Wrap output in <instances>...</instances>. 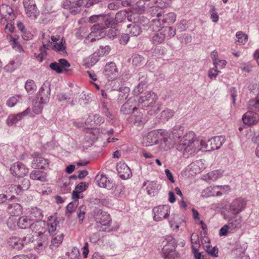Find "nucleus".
I'll return each mask as SVG.
<instances>
[{"instance_id": "nucleus-1", "label": "nucleus", "mask_w": 259, "mask_h": 259, "mask_svg": "<svg viewBox=\"0 0 259 259\" xmlns=\"http://www.w3.org/2000/svg\"><path fill=\"white\" fill-rule=\"evenodd\" d=\"M201 140L197 139L193 132H189L182 137L177 145V149L188 157L200 151Z\"/></svg>"}, {"instance_id": "nucleus-2", "label": "nucleus", "mask_w": 259, "mask_h": 259, "mask_svg": "<svg viewBox=\"0 0 259 259\" xmlns=\"http://www.w3.org/2000/svg\"><path fill=\"white\" fill-rule=\"evenodd\" d=\"M158 97L153 92H147L138 99V103L142 108H150L148 113L156 114L161 109V104L157 102Z\"/></svg>"}, {"instance_id": "nucleus-3", "label": "nucleus", "mask_w": 259, "mask_h": 259, "mask_svg": "<svg viewBox=\"0 0 259 259\" xmlns=\"http://www.w3.org/2000/svg\"><path fill=\"white\" fill-rule=\"evenodd\" d=\"M148 138H151L152 141L151 145L157 144L161 142V148L164 151H167L173 146L172 139L167 136V132L165 130H158L150 132Z\"/></svg>"}, {"instance_id": "nucleus-4", "label": "nucleus", "mask_w": 259, "mask_h": 259, "mask_svg": "<svg viewBox=\"0 0 259 259\" xmlns=\"http://www.w3.org/2000/svg\"><path fill=\"white\" fill-rule=\"evenodd\" d=\"M102 22L104 23H98L92 28V32L88 36L91 39V41L99 39L103 37L104 30L110 26L112 20L109 17L104 15V18L101 19V22Z\"/></svg>"}, {"instance_id": "nucleus-5", "label": "nucleus", "mask_w": 259, "mask_h": 259, "mask_svg": "<svg viewBox=\"0 0 259 259\" xmlns=\"http://www.w3.org/2000/svg\"><path fill=\"white\" fill-rule=\"evenodd\" d=\"M165 244L162 248L164 258L177 259L180 257V254L175 251L178 242L172 236H167L165 239Z\"/></svg>"}, {"instance_id": "nucleus-6", "label": "nucleus", "mask_w": 259, "mask_h": 259, "mask_svg": "<svg viewBox=\"0 0 259 259\" xmlns=\"http://www.w3.org/2000/svg\"><path fill=\"white\" fill-rule=\"evenodd\" d=\"M225 141L224 136H217L211 138L207 141L201 140V148L202 151H211L220 148Z\"/></svg>"}, {"instance_id": "nucleus-7", "label": "nucleus", "mask_w": 259, "mask_h": 259, "mask_svg": "<svg viewBox=\"0 0 259 259\" xmlns=\"http://www.w3.org/2000/svg\"><path fill=\"white\" fill-rule=\"evenodd\" d=\"M96 215L95 217V220L97 223L98 229L100 231H105L102 226H109L111 222V219L109 214L107 212L102 210L101 209H97L95 212Z\"/></svg>"}, {"instance_id": "nucleus-8", "label": "nucleus", "mask_w": 259, "mask_h": 259, "mask_svg": "<svg viewBox=\"0 0 259 259\" xmlns=\"http://www.w3.org/2000/svg\"><path fill=\"white\" fill-rule=\"evenodd\" d=\"M246 205V201L241 198L234 199L229 205L225 213L237 215L242 212Z\"/></svg>"}, {"instance_id": "nucleus-9", "label": "nucleus", "mask_w": 259, "mask_h": 259, "mask_svg": "<svg viewBox=\"0 0 259 259\" xmlns=\"http://www.w3.org/2000/svg\"><path fill=\"white\" fill-rule=\"evenodd\" d=\"M170 211V207L168 205H159L153 209L154 214L153 220L156 222L161 221L167 218Z\"/></svg>"}, {"instance_id": "nucleus-10", "label": "nucleus", "mask_w": 259, "mask_h": 259, "mask_svg": "<svg viewBox=\"0 0 259 259\" xmlns=\"http://www.w3.org/2000/svg\"><path fill=\"white\" fill-rule=\"evenodd\" d=\"M103 73L108 80H113L116 79L118 76L119 71L115 63L110 62L105 65Z\"/></svg>"}, {"instance_id": "nucleus-11", "label": "nucleus", "mask_w": 259, "mask_h": 259, "mask_svg": "<svg viewBox=\"0 0 259 259\" xmlns=\"http://www.w3.org/2000/svg\"><path fill=\"white\" fill-rule=\"evenodd\" d=\"M23 6L27 16L35 19L39 14V11L36 7L34 0H23Z\"/></svg>"}, {"instance_id": "nucleus-12", "label": "nucleus", "mask_w": 259, "mask_h": 259, "mask_svg": "<svg viewBox=\"0 0 259 259\" xmlns=\"http://www.w3.org/2000/svg\"><path fill=\"white\" fill-rule=\"evenodd\" d=\"M51 89L48 82H45L40 88L37 95V100L47 104L50 99Z\"/></svg>"}, {"instance_id": "nucleus-13", "label": "nucleus", "mask_w": 259, "mask_h": 259, "mask_svg": "<svg viewBox=\"0 0 259 259\" xmlns=\"http://www.w3.org/2000/svg\"><path fill=\"white\" fill-rule=\"evenodd\" d=\"M249 111L246 112L242 116L243 123L248 125H251L256 124L259 121V115L255 111L258 109H250Z\"/></svg>"}, {"instance_id": "nucleus-14", "label": "nucleus", "mask_w": 259, "mask_h": 259, "mask_svg": "<svg viewBox=\"0 0 259 259\" xmlns=\"http://www.w3.org/2000/svg\"><path fill=\"white\" fill-rule=\"evenodd\" d=\"M0 14L2 16L1 19L2 23L7 20L12 21L16 18L13 10L7 5L3 4L0 7Z\"/></svg>"}, {"instance_id": "nucleus-15", "label": "nucleus", "mask_w": 259, "mask_h": 259, "mask_svg": "<svg viewBox=\"0 0 259 259\" xmlns=\"http://www.w3.org/2000/svg\"><path fill=\"white\" fill-rule=\"evenodd\" d=\"M10 170L13 175L21 177L26 176L29 169L24 164L17 162L11 166Z\"/></svg>"}, {"instance_id": "nucleus-16", "label": "nucleus", "mask_w": 259, "mask_h": 259, "mask_svg": "<svg viewBox=\"0 0 259 259\" xmlns=\"http://www.w3.org/2000/svg\"><path fill=\"white\" fill-rule=\"evenodd\" d=\"M95 181L99 187L108 190L112 189L114 186L113 182L108 180L103 174H98L95 178Z\"/></svg>"}, {"instance_id": "nucleus-17", "label": "nucleus", "mask_w": 259, "mask_h": 259, "mask_svg": "<svg viewBox=\"0 0 259 259\" xmlns=\"http://www.w3.org/2000/svg\"><path fill=\"white\" fill-rule=\"evenodd\" d=\"M32 157L33 159L31 163V167L33 168H42L49 164L48 160L43 158L38 153H33Z\"/></svg>"}, {"instance_id": "nucleus-18", "label": "nucleus", "mask_w": 259, "mask_h": 259, "mask_svg": "<svg viewBox=\"0 0 259 259\" xmlns=\"http://www.w3.org/2000/svg\"><path fill=\"white\" fill-rule=\"evenodd\" d=\"M118 175L123 180H126L132 176V171L128 166L124 162H120L116 166Z\"/></svg>"}, {"instance_id": "nucleus-19", "label": "nucleus", "mask_w": 259, "mask_h": 259, "mask_svg": "<svg viewBox=\"0 0 259 259\" xmlns=\"http://www.w3.org/2000/svg\"><path fill=\"white\" fill-rule=\"evenodd\" d=\"M143 114L138 109L127 118V121L128 123L134 124L136 126H141L144 124L143 120Z\"/></svg>"}, {"instance_id": "nucleus-20", "label": "nucleus", "mask_w": 259, "mask_h": 259, "mask_svg": "<svg viewBox=\"0 0 259 259\" xmlns=\"http://www.w3.org/2000/svg\"><path fill=\"white\" fill-rule=\"evenodd\" d=\"M136 99L130 98L121 107L120 112L123 114H128L137 110L136 107Z\"/></svg>"}, {"instance_id": "nucleus-21", "label": "nucleus", "mask_w": 259, "mask_h": 259, "mask_svg": "<svg viewBox=\"0 0 259 259\" xmlns=\"http://www.w3.org/2000/svg\"><path fill=\"white\" fill-rule=\"evenodd\" d=\"M224 218L228 220L229 226L232 229H238L241 227L242 222L240 217L237 218V215L231 214L229 213H224Z\"/></svg>"}, {"instance_id": "nucleus-22", "label": "nucleus", "mask_w": 259, "mask_h": 259, "mask_svg": "<svg viewBox=\"0 0 259 259\" xmlns=\"http://www.w3.org/2000/svg\"><path fill=\"white\" fill-rule=\"evenodd\" d=\"M30 112V109L27 108L23 112L18 113L16 115H9L7 120V123L8 125L11 126L13 124H16L19 121L21 120L23 117L27 115Z\"/></svg>"}, {"instance_id": "nucleus-23", "label": "nucleus", "mask_w": 259, "mask_h": 259, "mask_svg": "<svg viewBox=\"0 0 259 259\" xmlns=\"http://www.w3.org/2000/svg\"><path fill=\"white\" fill-rule=\"evenodd\" d=\"M49 243L47 236L44 234H39L38 238L34 243V248L38 251L44 250Z\"/></svg>"}, {"instance_id": "nucleus-24", "label": "nucleus", "mask_w": 259, "mask_h": 259, "mask_svg": "<svg viewBox=\"0 0 259 259\" xmlns=\"http://www.w3.org/2000/svg\"><path fill=\"white\" fill-rule=\"evenodd\" d=\"M7 243L9 247L18 250L22 249L24 246L23 240L16 236L9 238Z\"/></svg>"}, {"instance_id": "nucleus-25", "label": "nucleus", "mask_w": 259, "mask_h": 259, "mask_svg": "<svg viewBox=\"0 0 259 259\" xmlns=\"http://www.w3.org/2000/svg\"><path fill=\"white\" fill-rule=\"evenodd\" d=\"M144 186H146L147 192L151 196H154L160 188V185L155 181H147L145 183Z\"/></svg>"}, {"instance_id": "nucleus-26", "label": "nucleus", "mask_w": 259, "mask_h": 259, "mask_svg": "<svg viewBox=\"0 0 259 259\" xmlns=\"http://www.w3.org/2000/svg\"><path fill=\"white\" fill-rule=\"evenodd\" d=\"M33 225L34 223L31 219L26 216L20 217L17 222L18 227L21 229L31 228Z\"/></svg>"}, {"instance_id": "nucleus-27", "label": "nucleus", "mask_w": 259, "mask_h": 259, "mask_svg": "<svg viewBox=\"0 0 259 259\" xmlns=\"http://www.w3.org/2000/svg\"><path fill=\"white\" fill-rule=\"evenodd\" d=\"M171 4V0H160L158 2L157 6L153 7L152 10L151 14L153 16L159 17L161 16V13L158 12V11L159 10L158 8H160L161 9L169 7Z\"/></svg>"}, {"instance_id": "nucleus-28", "label": "nucleus", "mask_w": 259, "mask_h": 259, "mask_svg": "<svg viewBox=\"0 0 259 259\" xmlns=\"http://www.w3.org/2000/svg\"><path fill=\"white\" fill-rule=\"evenodd\" d=\"M43 217L42 210L37 207H32L29 211V218L33 222H38L42 220Z\"/></svg>"}, {"instance_id": "nucleus-29", "label": "nucleus", "mask_w": 259, "mask_h": 259, "mask_svg": "<svg viewBox=\"0 0 259 259\" xmlns=\"http://www.w3.org/2000/svg\"><path fill=\"white\" fill-rule=\"evenodd\" d=\"M63 239V235L60 232H57L55 235H53L50 245V248L52 250L56 249L62 242Z\"/></svg>"}, {"instance_id": "nucleus-30", "label": "nucleus", "mask_w": 259, "mask_h": 259, "mask_svg": "<svg viewBox=\"0 0 259 259\" xmlns=\"http://www.w3.org/2000/svg\"><path fill=\"white\" fill-rule=\"evenodd\" d=\"M22 207L19 203L9 204L7 208V211L11 215H18L22 212Z\"/></svg>"}, {"instance_id": "nucleus-31", "label": "nucleus", "mask_w": 259, "mask_h": 259, "mask_svg": "<svg viewBox=\"0 0 259 259\" xmlns=\"http://www.w3.org/2000/svg\"><path fill=\"white\" fill-rule=\"evenodd\" d=\"M30 178L33 180H38L40 182L47 181V174L44 171L40 170H33L30 174Z\"/></svg>"}, {"instance_id": "nucleus-32", "label": "nucleus", "mask_w": 259, "mask_h": 259, "mask_svg": "<svg viewBox=\"0 0 259 259\" xmlns=\"http://www.w3.org/2000/svg\"><path fill=\"white\" fill-rule=\"evenodd\" d=\"M127 31L131 35L137 36L141 33V28L138 24L132 23L127 25Z\"/></svg>"}, {"instance_id": "nucleus-33", "label": "nucleus", "mask_w": 259, "mask_h": 259, "mask_svg": "<svg viewBox=\"0 0 259 259\" xmlns=\"http://www.w3.org/2000/svg\"><path fill=\"white\" fill-rule=\"evenodd\" d=\"M127 14L126 11H120L116 14L115 20L118 23H120L125 21L127 18L128 21H131L132 16H127Z\"/></svg>"}, {"instance_id": "nucleus-34", "label": "nucleus", "mask_w": 259, "mask_h": 259, "mask_svg": "<svg viewBox=\"0 0 259 259\" xmlns=\"http://www.w3.org/2000/svg\"><path fill=\"white\" fill-rule=\"evenodd\" d=\"M145 5L146 3L143 0H139L133 6V11L138 14H143L145 11Z\"/></svg>"}, {"instance_id": "nucleus-35", "label": "nucleus", "mask_w": 259, "mask_h": 259, "mask_svg": "<svg viewBox=\"0 0 259 259\" xmlns=\"http://www.w3.org/2000/svg\"><path fill=\"white\" fill-rule=\"evenodd\" d=\"M165 38V33L163 31H159L152 36V41L154 44L157 45L162 43Z\"/></svg>"}, {"instance_id": "nucleus-36", "label": "nucleus", "mask_w": 259, "mask_h": 259, "mask_svg": "<svg viewBox=\"0 0 259 259\" xmlns=\"http://www.w3.org/2000/svg\"><path fill=\"white\" fill-rule=\"evenodd\" d=\"M172 218L169 221L170 226L174 230H178L179 228V225L182 222L178 215L174 214Z\"/></svg>"}, {"instance_id": "nucleus-37", "label": "nucleus", "mask_w": 259, "mask_h": 259, "mask_svg": "<svg viewBox=\"0 0 259 259\" xmlns=\"http://www.w3.org/2000/svg\"><path fill=\"white\" fill-rule=\"evenodd\" d=\"M175 113L174 110L167 108L161 112L160 118L162 120L167 121L174 115Z\"/></svg>"}, {"instance_id": "nucleus-38", "label": "nucleus", "mask_w": 259, "mask_h": 259, "mask_svg": "<svg viewBox=\"0 0 259 259\" xmlns=\"http://www.w3.org/2000/svg\"><path fill=\"white\" fill-rule=\"evenodd\" d=\"M237 39L236 42L239 45H244L248 40V35L243 31H238L236 33Z\"/></svg>"}, {"instance_id": "nucleus-39", "label": "nucleus", "mask_w": 259, "mask_h": 259, "mask_svg": "<svg viewBox=\"0 0 259 259\" xmlns=\"http://www.w3.org/2000/svg\"><path fill=\"white\" fill-rule=\"evenodd\" d=\"M65 42L64 39L62 38L59 43L54 44L53 45L54 50L62 54L66 53Z\"/></svg>"}, {"instance_id": "nucleus-40", "label": "nucleus", "mask_w": 259, "mask_h": 259, "mask_svg": "<svg viewBox=\"0 0 259 259\" xmlns=\"http://www.w3.org/2000/svg\"><path fill=\"white\" fill-rule=\"evenodd\" d=\"M191 241L193 250L197 251L198 248L200 246L198 235L196 233H193L191 236Z\"/></svg>"}, {"instance_id": "nucleus-41", "label": "nucleus", "mask_w": 259, "mask_h": 259, "mask_svg": "<svg viewBox=\"0 0 259 259\" xmlns=\"http://www.w3.org/2000/svg\"><path fill=\"white\" fill-rule=\"evenodd\" d=\"M177 16L173 12L169 13L164 16L162 20L163 23L172 24L176 20Z\"/></svg>"}, {"instance_id": "nucleus-42", "label": "nucleus", "mask_w": 259, "mask_h": 259, "mask_svg": "<svg viewBox=\"0 0 259 259\" xmlns=\"http://www.w3.org/2000/svg\"><path fill=\"white\" fill-rule=\"evenodd\" d=\"M203 247L208 255L213 257H217L218 256V249L217 247L212 248L209 244H207L204 245Z\"/></svg>"}, {"instance_id": "nucleus-43", "label": "nucleus", "mask_w": 259, "mask_h": 259, "mask_svg": "<svg viewBox=\"0 0 259 259\" xmlns=\"http://www.w3.org/2000/svg\"><path fill=\"white\" fill-rule=\"evenodd\" d=\"M207 175L209 180L214 181L222 176L223 172L221 170H216L208 172Z\"/></svg>"}, {"instance_id": "nucleus-44", "label": "nucleus", "mask_w": 259, "mask_h": 259, "mask_svg": "<svg viewBox=\"0 0 259 259\" xmlns=\"http://www.w3.org/2000/svg\"><path fill=\"white\" fill-rule=\"evenodd\" d=\"M49 67L53 71H55L57 73H61L63 72H66L67 70L66 69H63L61 66H60L59 63L56 62H53L49 65Z\"/></svg>"}, {"instance_id": "nucleus-45", "label": "nucleus", "mask_w": 259, "mask_h": 259, "mask_svg": "<svg viewBox=\"0 0 259 259\" xmlns=\"http://www.w3.org/2000/svg\"><path fill=\"white\" fill-rule=\"evenodd\" d=\"M10 42L13 49H14L15 50L19 52H23V49L20 44H19V42L17 41V40L16 38H14L11 35H10Z\"/></svg>"}, {"instance_id": "nucleus-46", "label": "nucleus", "mask_w": 259, "mask_h": 259, "mask_svg": "<svg viewBox=\"0 0 259 259\" xmlns=\"http://www.w3.org/2000/svg\"><path fill=\"white\" fill-rule=\"evenodd\" d=\"M45 104L41 103L40 101L37 100L34 103L32 108L33 112L36 114H39L41 113L44 108Z\"/></svg>"}, {"instance_id": "nucleus-47", "label": "nucleus", "mask_w": 259, "mask_h": 259, "mask_svg": "<svg viewBox=\"0 0 259 259\" xmlns=\"http://www.w3.org/2000/svg\"><path fill=\"white\" fill-rule=\"evenodd\" d=\"M36 86L35 82L32 80H28L26 81L25 88L26 91L30 94L33 93L36 89Z\"/></svg>"}, {"instance_id": "nucleus-48", "label": "nucleus", "mask_w": 259, "mask_h": 259, "mask_svg": "<svg viewBox=\"0 0 259 259\" xmlns=\"http://www.w3.org/2000/svg\"><path fill=\"white\" fill-rule=\"evenodd\" d=\"M6 192L7 193H10V194H13V193L19 194L20 193V190L19 187L18 185H8L6 187Z\"/></svg>"}, {"instance_id": "nucleus-49", "label": "nucleus", "mask_w": 259, "mask_h": 259, "mask_svg": "<svg viewBox=\"0 0 259 259\" xmlns=\"http://www.w3.org/2000/svg\"><path fill=\"white\" fill-rule=\"evenodd\" d=\"M20 96H13L9 98L7 101V105L10 107H14L17 103L21 102Z\"/></svg>"}, {"instance_id": "nucleus-50", "label": "nucleus", "mask_w": 259, "mask_h": 259, "mask_svg": "<svg viewBox=\"0 0 259 259\" xmlns=\"http://www.w3.org/2000/svg\"><path fill=\"white\" fill-rule=\"evenodd\" d=\"M248 108L250 109L253 110L259 109V94L256 98V99H252L249 100L248 102Z\"/></svg>"}, {"instance_id": "nucleus-51", "label": "nucleus", "mask_w": 259, "mask_h": 259, "mask_svg": "<svg viewBox=\"0 0 259 259\" xmlns=\"http://www.w3.org/2000/svg\"><path fill=\"white\" fill-rule=\"evenodd\" d=\"M132 61L134 65L138 66L144 63V59L142 56L136 54L133 56Z\"/></svg>"}, {"instance_id": "nucleus-52", "label": "nucleus", "mask_w": 259, "mask_h": 259, "mask_svg": "<svg viewBox=\"0 0 259 259\" xmlns=\"http://www.w3.org/2000/svg\"><path fill=\"white\" fill-rule=\"evenodd\" d=\"M18 64L15 62L14 60H11L10 62L4 67L6 71L12 72L16 69L18 67Z\"/></svg>"}, {"instance_id": "nucleus-53", "label": "nucleus", "mask_w": 259, "mask_h": 259, "mask_svg": "<svg viewBox=\"0 0 259 259\" xmlns=\"http://www.w3.org/2000/svg\"><path fill=\"white\" fill-rule=\"evenodd\" d=\"M99 60V55L98 53H95L88 58V63L89 66H93L96 64Z\"/></svg>"}, {"instance_id": "nucleus-54", "label": "nucleus", "mask_w": 259, "mask_h": 259, "mask_svg": "<svg viewBox=\"0 0 259 259\" xmlns=\"http://www.w3.org/2000/svg\"><path fill=\"white\" fill-rule=\"evenodd\" d=\"M145 84L144 83L141 82L137 85L133 90L134 95L137 96L140 94L142 93L144 90Z\"/></svg>"}, {"instance_id": "nucleus-55", "label": "nucleus", "mask_w": 259, "mask_h": 259, "mask_svg": "<svg viewBox=\"0 0 259 259\" xmlns=\"http://www.w3.org/2000/svg\"><path fill=\"white\" fill-rule=\"evenodd\" d=\"M210 18L213 22L217 23L219 20V15L215 7L213 6H211L210 8Z\"/></svg>"}, {"instance_id": "nucleus-56", "label": "nucleus", "mask_w": 259, "mask_h": 259, "mask_svg": "<svg viewBox=\"0 0 259 259\" xmlns=\"http://www.w3.org/2000/svg\"><path fill=\"white\" fill-rule=\"evenodd\" d=\"M30 182L28 179H24L21 185H18L19 188L20 190V193L24 190H26L29 189L30 187Z\"/></svg>"}, {"instance_id": "nucleus-57", "label": "nucleus", "mask_w": 259, "mask_h": 259, "mask_svg": "<svg viewBox=\"0 0 259 259\" xmlns=\"http://www.w3.org/2000/svg\"><path fill=\"white\" fill-rule=\"evenodd\" d=\"M220 72V71L217 69L214 66L213 68H210L208 70V76L211 79L215 78L218 76V74Z\"/></svg>"}, {"instance_id": "nucleus-58", "label": "nucleus", "mask_w": 259, "mask_h": 259, "mask_svg": "<svg viewBox=\"0 0 259 259\" xmlns=\"http://www.w3.org/2000/svg\"><path fill=\"white\" fill-rule=\"evenodd\" d=\"M252 67L253 65L250 62L242 63L240 66L241 70L247 73L250 72L251 71Z\"/></svg>"}, {"instance_id": "nucleus-59", "label": "nucleus", "mask_w": 259, "mask_h": 259, "mask_svg": "<svg viewBox=\"0 0 259 259\" xmlns=\"http://www.w3.org/2000/svg\"><path fill=\"white\" fill-rule=\"evenodd\" d=\"M93 0H90L89 2H87V0H76V6L78 8L82 6H87L89 7L93 4Z\"/></svg>"}, {"instance_id": "nucleus-60", "label": "nucleus", "mask_w": 259, "mask_h": 259, "mask_svg": "<svg viewBox=\"0 0 259 259\" xmlns=\"http://www.w3.org/2000/svg\"><path fill=\"white\" fill-rule=\"evenodd\" d=\"M88 187V184L85 182H81L76 186L75 190L81 193L85 190Z\"/></svg>"}, {"instance_id": "nucleus-61", "label": "nucleus", "mask_w": 259, "mask_h": 259, "mask_svg": "<svg viewBox=\"0 0 259 259\" xmlns=\"http://www.w3.org/2000/svg\"><path fill=\"white\" fill-rule=\"evenodd\" d=\"M12 259H36V255L32 253H29L27 255H17Z\"/></svg>"}, {"instance_id": "nucleus-62", "label": "nucleus", "mask_w": 259, "mask_h": 259, "mask_svg": "<svg viewBox=\"0 0 259 259\" xmlns=\"http://www.w3.org/2000/svg\"><path fill=\"white\" fill-rule=\"evenodd\" d=\"M92 120L96 125H100L104 122V119L98 114L94 115Z\"/></svg>"}, {"instance_id": "nucleus-63", "label": "nucleus", "mask_w": 259, "mask_h": 259, "mask_svg": "<svg viewBox=\"0 0 259 259\" xmlns=\"http://www.w3.org/2000/svg\"><path fill=\"white\" fill-rule=\"evenodd\" d=\"M104 18V15H93L89 18V21L91 23H95L96 22H101V19Z\"/></svg>"}, {"instance_id": "nucleus-64", "label": "nucleus", "mask_w": 259, "mask_h": 259, "mask_svg": "<svg viewBox=\"0 0 259 259\" xmlns=\"http://www.w3.org/2000/svg\"><path fill=\"white\" fill-rule=\"evenodd\" d=\"M237 90L234 87H231L230 89V95L232 100V103L234 106L235 105L236 103V98L237 96Z\"/></svg>"}]
</instances>
